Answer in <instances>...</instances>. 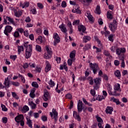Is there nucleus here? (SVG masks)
Returning <instances> with one entry per match:
<instances>
[{"label": "nucleus", "instance_id": "nucleus-1", "mask_svg": "<svg viewBox=\"0 0 128 128\" xmlns=\"http://www.w3.org/2000/svg\"><path fill=\"white\" fill-rule=\"evenodd\" d=\"M90 68L91 70H92L93 71L94 74H96L98 72V76H102V71L100 70V68L96 64H92V63H90Z\"/></svg>", "mask_w": 128, "mask_h": 128}, {"label": "nucleus", "instance_id": "nucleus-2", "mask_svg": "<svg viewBox=\"0 0 128 128\" xmlns=\"http://www.w3.org/2000/svg\"><path fill=\"white\" fill-rule=\"evenodd\" d=\"M29 48L26 49L25 58L28 60L32 56V44L28 45Z\"/></svg>", "mask_w": 128, "mask_h": 128}, {"label": "nucleus", "instance_id": "nucleus-3", "mask_svg": "<svg viewBox=\"0 0 128 128\" xmlns=\"http://www.w3.org/2000/svg\"><path fill=\"white\" fill-rule=\"evenodd\" d=\"M116 22V20H114L113 22L110 23L108 25V27L112 32H114L118 28V24Z\"/></svg>", "mask_w": 128, "mask_h": 128}, {"label": "nucleus", "instance_id": "nucleus-4", "mask_svg": "<svg viewBox=\"0 0 128 128\" xmlns=\"http://www.w3.org/2000/svg\"><path fill=\"white\" fill-rule=\"evenodd\" d=\"M58 112H56V110L53 108L52 110V112H50V116L52 118H54L55 122H58Z\"/></svg>", "mask_w": 128, "mask_h": 128}, {"label": "nucleus", "instance_id": "nucleus-5", "mask_svg": "<svg viewBox=\"0 0 128 128\" xmlns=\"http://www.w3.org/2000/svg\"><path fill=\"white\" fill-rule=\"evenodd\" d=\"M4 85L0 82V88H10V80H8V77L6 78L4 80Z\"/></svg>", "mask_w": 128, "mask_h": 128}, {"label": "nucleus", "instance_id": "nucleus-6", "mask_svg": "<svg viewBox=\"0 0 128 128\" xmlns=\"http://www.w3.org/2000/svg\"><path fill=\"white\" fill-rule=\"evenodd\" d=\"M46 49L47 52L44 54V58H46V60H48L50 58H52V52L50 51V48H48V46H46Z\"/></svg>", "mask_w": 128, "mask_h": 128}, {"label": "nucleus", "instance_id": "nucleus-7", "mask_svg": "<svg viewBox=\"0 0 128 128\" xmlns=\"http://www.w3.org/2000/svg\"><path fill=\"white\" fill-rule=\"evenodd\" d=\"M77 108L78 112H82V110L84 108V103H82V102L80 100H78Z\"/></svg>", "mask_w": 128, "mask_h": 128}, {"label": "nucleus", "instance_id": "nucleus-8", "mask_svg": "<svg viewBox=\"0 0 128 128\" xmlns=\"http://www.w3.org/2000/svg\"><path fill=\"white\" fill-rule=\"evenodd\" d=\"M12 26L8 25L5 27L4 32V34H6V36H8V34H10V32H12Z\"/></svg>", "mask_w": 128, "mask_h": 128}, {"label": "nucleus", "instance_id": "nucleus-9", "mask_svg": "<svg viewBox=\"0 0 128 128\" xmlns=\"http://www.w3.org/2000/svg\"><path fill=\"white\" fill-rule=\"evenodd\" d=\"M53 38H54V46H56V44H58L60 42V36L56 33L54 34Z\"/></svg>", "mask_w": 128, "mask_h": 128}, {"label": "nucleus", "instance_id": "nucleus-10", "mask_svg": "<svg viewBox=\"0 0 128 128\" xmlns=\"http://www.w3.org/2000/svg\"><path fill=\"white\" fill-rule=\"evenodd\" d=\"M73 116L75 118V120H77L78 122H80V116L79 114H78V112L76 111L73 112Z\"/></svg>", "mask_w": 128, "mask_h": 128}, {"label": "nucleus", "instance_id": "nucleus-11", "mask_svg": "<svg viewBox=\"0 0 128 128\" xmlns=\"http://www.w3.org/2000/svg\"><path fill=\"white\" fill-rule=\"evenodd\" d=\"M112 112H114V108L112 106H108L106 110V114H112Z\"/></svg>", "mask_w": 128, "mask_h": 128}, {"label": "nucleus", "instance_id": "nucleus-12", "mask_svg": "<svg viewBox=\"0 0 128 128\" xmlns=\"http://www.w3.org/2000/svg\"><path fill=\"white\" fill-rule=\"evenodd\" d=\"M22 120H24V115L22 114H20L15 118V120L18 123L20 122L19 120L21 121Z\"/></svg>", "mask_w": 128, "mask_h": 128}, {"label": "nucleus", "instance_id": "nucleus-13", "mask_svg": "<svg viewBox=\"0 0 128 128\" xmlns=\"http://www.w3.org/2000/svg\"><path fill=\"white\" fill-rule=\"evenodd\" d=\"M48 98H50L48 92H44L43 97L44 100V102H48Z\"/></svg>", "mask_w": 128, "mask_h": 128}, {"label": "nucleus", "instance_id": "nucleus-14", "mask_svg": "<svg viewBox=\"0 0 128 128\" xmlns=\"http://www.w3.org/2000/svg\"><path fill=\"white\" fill-rule=\"evenodd\" d=\"M59 28H60V30L62 32H68V30H66V28L64 26V24H62L61 25L59 26Z\"/></svg>", "mask_w": 128, "mask_h": 128}, {"label": "nucleus", "instance_id": "nucleus-15", "mask_svg": "<svg viewBox=\"0 0 128 128\" xmlns=\"http://www.w3.org/2000/svg\"><path fill=\"white\" fill-rule=\"evenodd\" d=\"M87 18L88 20H90V22H94V17H92V16L90 14V13L87 12L86 15Z\"/></svg>", "mask_w": 128, "mask_h": 128}, {"label": "nucleus", "instance_id": "nucleus-16", "mask_svg": "<svg viewBox=\"0 0 128 128\" xmlns=\"http://www.w3.org/2000/svg\"><path fill=\"white\" fill-rule=\"evenodd\" d=\"M78 6H75L74 7V9H73L72 10V12H76V14H82V12H80V9L78 8V7H77Z\"/></svg>", "mask_w": 128, "mask_h": 128}, {"label": "nucleus", "instance_id": "nucleus-17", "mask_svg": "<svg viewBox=\"0 0 128 128\" xmlns=\"http://www.w3.org/2000/svg\"><path fill=\"white\" fill-rule=\"evenodd\" d=\"M28 110H30V108H28V106L26 105L24 106L23 108L22 109V112L23 114H26V112H28Z\"/></svg>", "mask_w": 128, "mask_h": 128}, {"label": "nucleus", "instance_id": "nucleus-18", "mask_svg": "<svg viewBox=\"0 0 128 128\" xmlns=\"http://www.w3.org/2000/svg\"><path fill=\"white\" fill-rule=\"evenodd\" d=\"M92 40V38L90 36H84L83 38V42H88Z\"/></svg>", "mask_w": 128, "mask_h": 128}, {"label": "nucleus", "instance_id": "nucleus-19", "mask_svg": "<svg viewBox=\"0 0 128 128\" xmlns=\"http://www.w3.org/2000/svg\"><path fill=\"white\" fill-rule=\"evenodd\" d=\"M26 124L28 126L29 128H32V120L28 118H26Z\"/></svg>", "mask_w": 128, "mask_h": 128}, {"label": "nucleus", "instance_id": "nucleus-20", "mask_svg": "<svg viewBox=\"0 0 128 128\" xmlns=\"http://www.w3.org/2000/svg\"><path fill=\"white\" fill-rule=\"evenodd\" d=\"M70 58L71 59L74 60V58H76V50L71 52L70 54Z\"/></svg>", "mask_w": 128, "mask_h": 128}, {"label": "nucleus", "instance_id": "nucleus-21", "mask_svg": "<svg viewBox=\"0 0 128 128\" xmlns=\"http://www.w3.org/2000/svg\"><path fill=\"white\" fill-rule=\"evenodd\" d=\"M78 30L79 32H86V27L84 26V25H80L78 26Z\"/></svg>", "mask_w": 128, "mask_h": 128}, {"label": "nucleus", "instance_id": "nucleus-22", "mask_svg": "<svg viewBox=\"0 0 128 128\" xmlns=\"http://www.w3.org/2000/svg\"><path fill=\"white\" fill-rule=\"evenodd\" d=\"M100 82H102V78H96L94 80V83L95 84H100Z\"/></svg>", "mask_w": 128, "mask_h": 128}, {"label": "nucleus", "instance_id": "nucleus-23", "mask_svg": "<svg viewBox=\"0 0 128 128\" xmlns=\"http://www.w3.org/2000/svg\"><path fill=\"white\" fill-rule=\"evenodd\" d=\"M52 68V66H50V63H48L46 67L45 68V72H50V70Z\"/></svg>", "mask_w": 128, "mask_h": 128}, {"label": "nucleus", "instance_id": "nucleus-24", "mask_svg": "<svg viewBox=\"0 0 128 128\" xmlns=\"http://www.w3.org/2000/svg\"><path fill=\"white\" fill-rule=\"evenodd\" d=\"M6 20H8V21L10 22V24H13L14 26H16V23H14L13 18H12L9 16H6Z\"/></svg>", "mask_w": 128, "mask_h": 128}, {"label": "nucleus", "instance_id": "nucleus-25", "mask_svg": "<svg viewBox=\"0 0 128 128\" xmlns=\"http://www.w3.org/2000/svg\"><path fill=\"white\" fill-rule=\"evenodd\" d=\"M114 75L116 76V78H120L122 76V74H120V70H116L114 72Z\"/></svg>", "mask_w": 128, "mask_h": 128}, {"label": "nucleus", "instance_id": "nucleus-26", "mask_svg": "<svg viewBox=\"0 0 128 128\" xmlns=\"http://www.w3.org/2000/svg\"><path fill=\"white\" fill-rule=\"evenodd\" d=\"M29 106H30L32 107V110H34L36 108V104L34 103L32 101L30 102H28Z\"/></svg>", "mask_w": 128, "mask_h": 128}, {"label": "nucleus", "instance_id": "nucleus-27", "mask_svg": "<svg viewBox=\"0 0 128 128\" xmlns=\"http://www.w3.org/2000/svg\"><path fill=\"white\" fill-rule=\"evenodd\" d=\"M20 6L22 8H28L30 6V2H25L24 4L20 5Z\"/></svg>", "mask_w": 128, "mask_h": 128}, {"label": "nucleus", "instance_id": "nucleus-28", "mask_svg": "<svg viewBox=\"0 0 128 128\" xmlns=\"http://www.w3.org/2000/svg\"><path fill=\"white\" fill-rule=\"evenodd\" d=\"M100 6H97L96 7L95 13L97 14H100Z\"/></svg>", "mask_w": 128, "mask_h": 128}, {"label": "nucleus", "instance_id": "nucleus-29", "mask_svg": "<svg viewBox=\"0 0 128 128\" xmlns=\"http://www.w3.org/2000/svg\"><path fill=\"white\" fill-rule=\"evenodd\" d=\"M92 48V46L90 44H86L85 45L84 47V52H86V50H90Z\"/></svg>", "mask_w": 128, "mask_h": 128}, {"label": "nucleus", "instance_id": "nucleus-30", "mask_svg": "<svg viewBox=\"0 0 128 128\" xmlns=\"http://www.w3.org/2000/svg\"><path fill=\"white\" fill-rule=\"evenodd\" d=\"M96 100L102 102V100H104V97L103 96L98 95L96 98Z\"/></svg>", "mask_w": 128, "mask_h": 128}, {"label": "nucleus", "instance_id": "nucleus-31", "mask_svg": "<svg viewBox=\"0 0 128 128\" xmlns=\"http://www.w3.org/2000/svg\"><path fill=\"white\" fill-rule=\"evenodd\" d=\"M110 96H120V93H116V90H114V92H112L111 94H109Z\"/></svg>", "mask_w": 128, "mask_h": 128}, {"label": "nucleus", "instance_id": "nucleus-32", "mask_svg": "<svg viewBox=\"0 0 128 128\" xmlns=\"http://www.w3.org/2000/svg\"><path fill=\"white\" fill-rule=\"evenodd\" d=\"M107 18L110 20H112V11H108L107 12Z\"/></svg>", "mask_w": 128, "mask_h": 128}, {"label": "nucleus", "instance_id": "nucleus-33", "mask_svg": "<svg viewBox=\"0 0 128 128\" xmlns=\"http://www.w3.org/2000/svg\"><path fill=\"white\" fill-rule=\"evenodd\" d=\"M107 90H108V94H111L112 88V86H110V84H107Z\"/></svg>", "mask_w": 128, "mask_h": 128}, {"label": "nucleus", "instance_id": "nucleus-34", "mask_svg": "<svg viewBox=\"0 0 128 128\" xmlns=\"http://www.w3.org/2000/svg\"><path fill=\"white\" fill-rule=\"evenodd\" d=\"M112 100H113L114 102H116V104H120V100L118 98H114L112 97L111 98Z\"/></svg>", "mask_w": 128, "mask_h": 128}, {"label": "nucleus", "instance_id": "nucleus-35", "mask_svg": "<svg viewBox=\"0 0 128 128\" xmlns=\"http://www.w3.org/2000/svg\"><path fill=\"white\" fill-rule=\"evenodd\" d=\"M12 84L13 86H20V82H14L12 81H10V84Z\"/></svg>", "mask_w": 128, "mask_h": 128}, {"label": "nucleus", "instance_id": "nucleus-36", "mask_svg": "<svg viewBox=\"0 0 128 128\" xmlns=\"http://www.w3.org/2000/svg\"><path fill=\"white\" fill-rule=\"evenodd\" d=\"M24 52V46H18V54H20V52Z\"/></svg>", "mask_w": 128, "mask_h": 128}, {"label": "nucleus", "instance_id": "nucleus-37", "mask_svg": "<svg viewBox=\"0 0 128 128\" xmlns=\"http://www.w3.org/2000/svg\"><path fill=\"white\" fill-rule=\"evenodd\" d=\"M32 86H33V88H38V84L36 82H33L32 84Z\"/></svg>", "mask_w": 128, "mask_h": 128}, {"label": "nucleus", "instance_id": "nucleus-38", "mask_svg": "<svg viewBox=\"0 0 128 128\" xmlns=\"http://www.w3.org/2000/svg\"><path fill=\"white\" fill-rule=\"evenodd\" d=\"M120 88V85L118 84H115L114 87V90H118Z\"/></svg>", "mask_w": 128, "mask_h": 128}, {"label": "nucleus", "instance_id": "nucleus-39", "mask_svg": "<svg viewBox=\"0 0 128 128\" xmlns=\"http://www.w3.org/2000/svg\"><path fill=\"white\" fill-rule=\"evenodd\" d=\"M18 78H21V80L23 84H24L26 82V79H24V77L22 76V75H21L20 74H18Z\"/></svg>", "mask_w": 128, "mask_h": 128}, {"label": "nucleus", "instance_id": "nucleus-40", "mask_svg": "<svg viewBox=\"0 0 128 128\" xmlns=\"http://www.w3.org/2000/svg\"><path fill=\"white\" fill-rule=\"evenodd\" d=\"M72 62H74V59H68V66H72Z\"/></svg>", "mask_w": 128, "mask_h": 128}, {"label": "nucleus", "instance_id": "nucleus-41", "mask_svg": "<svg viewBox=\"0 0 128 128\" xmlns=\"http://www.w3.org/2000/svg\"><path fill=\"white\" fill-rule=\"evenodd\" d=\"M96 118L97 122H98L102 123L103 122L102 119L100 117L98 116H96Z\"/></svg>", "mask_w": 128, "mask_h": 128}, {"label": "nucleus", "instance_id": "nucleus-42", "mask_svg": "<svg viewBox=\"0 0 128 128\" xmlns=\"http://www.w3.org/2000/svg\"><path fill=\"white\" fill-rule=\"evenodd\" d=\"M22 14V12H15V16H17V18H20Z\"/></svg>", "mask_w": 128, "mask_h": 128}, {"label": "nucleus", "instance_id": "nucleus-43", "mask_svg": "<svg viewBox=\"0 0 128 128\" xmlns=\"http://www.w3.org/2000/svg\"><path fill=\"white\" fill-rule=\"evenodd\" d=\"M36 50H37V52H42V48L40 47V46L38 45L36 46Z\"/></svg>", "mask_w": 128, "mask_h": 128}, {"label": "nucleus", "instance_id": "nucleus-44", "mask_svg": "<svg viewBox=\"0 0 128 128\" xmlns=\"http://www.w3.org/2000/svg\"><path fill=\"white\" fill-rule=\"evenodd\" d=\"M1 108H2V110L4 112H7L8 111V108H6V106L2 104H1Z\"/></svg>", "mask_w": 128, "mask_h": 128}, {"label": "nucleus", "instance_id": "nucleus-45", "mask_svg": "<svg viewBox=\"0 0 128 128\" xmlns=\"http://www.w3.org/2000/svg\"><path fill=\"white\" fill-rule=\"evenodd\" d=\"M108 38L110 42H114V35L112 34H110L108 37Z\"/></svg>", "mask_w": 128, "mask_h": 128}, {"label": "nucleus", "instance_id": "nucleus-46", "mask_svg": "<svg viewBox=\"0 0 128 128\" xmlns=\"http://www.w3.org/2000/svg\"><path fill=\"white\" fill-rule=\"evenodd\" d=\"M50 86L52 88V86H54V82L52 81V80H50V82H48Z\"/></svg>", "mask_w": 128, "mask_h": 128}, {"label": "nucleus", "instance_id": "nucleus-47", "mask_svg": "<svg viewBox=\"0 0 128 128\" xmlns=\"http://www.w3.org/2000/svg\"><path fill=\"white\" fill-rule=\"evenodd\" d=\"M93 86H94V90H98L100 88V84H95Z\"/></svg>", "mask_w": 128, "mask_h": 128}, {"label": "nucleus", "instance_id": "nucleus-48", "mask_svg": "<svg viewBox=\"0 0 128 128\" xmlns=\"http://www.w3.org/2000/svg\"><path fill=\"white\" fill-rule=\"evenodd\" d=\"M14 38H18L20 36V33H18V31H16L14 32Z\"/></svg>", "mask_w": 128, "mask_h": 128}, {"label": "nucleus", "instance_id": "nucleus-49", "mask_svg": "<svg viewBox=\"0 0 128 128\" xmlns=\"http://www.w3.org/2000/svg\"><path fill=\"white\" fill-rule=\"evenodd\" d=\"M41 118L43 122H46L48 120V117L46 116H42Z\"/></svg>", "mask_w": 128, "mask_h": 128}, {"label": "nucleus", "instance_id": "nucleus-50", "mask_svg": "<svg viewBox=\"0 0 128 128\" xmlns=\"http://www.w3.org/2000/svg\"><path fill=\"white\" fill-rule=\"evenodd\" d=\"M80 24V20H74L73 22H72V24L73 26H76H76H78V24Z\"/></svg>", "mask_w": 128, "mask_h": 128}, {"label": "nucleus", "instance_id": "nucleus-51", "mask_svg": "<svg viewBox=\"0 0 128 128\" xmlns=\"http://www.w3.org/2000/svg\"><path fill=\"white\" fill-rule=\"evenodd\" d=\"M104 54L106 56H110V58H112V56H110V52L108 51H104Z\"/></svg>", "mask_w": 128, "mask_h": 128}, {"label": "nucleus", "instance_id": "nucleus-52", "mask_svg": "<svg viewBox=\"0 0 128 128\" xmlns=\"http://www.w3.org/2000/svg\"><path fill=\"white\" fill-rule=\"evenodd\" d=\"M90 93L92 96H96V90H94L92 89L90 91Z\"/></svg>", "mask_w": 128, "mask_h": 128}, {"label": "nucleus", "instance_id": "nucleus-53", "mask_svg": "<svg viewBox=\"0 0 128 128\" xmlns=\"http://www.w3.org/2000/svg\"><path fill=\"white\" fill-rule=\"evenodd\" d=\"M92 2V0H83V4H84L86 2L88 4H90Z\"/></svg>", "mask_w": 128, "mask_h": 128}, {"label": "nucleus", "instance_id": "nucleus-54", "mask_svg": "<svg viewBox=\"0 0 128 128\" xmlns=\"http://www.w3.org/2000/svg\"><path fill=\"white\" fill-rule=\"evenodd\" d=\"M2 120L4 124H6L8 122V118L6 117H4Z\"/></svg>", "mask_w": 128, "mask_h": 128}, {"label": "nucleus", "instance_id": "nucleus-55", "mask_svg": "<svg viewBox=\"0 0 128 128\" xmlns=\"http://www.w3.org/2000/svg\"><path fill=\"white\" fill-rule=\"evenodd\" d=\"M37 6L39 8L42 9L44 8V5L40 3H38Z\"/></svg>", "mask_w": 128, "mask_h": 128}, {"label": "nucleus", "instance_id": "nucleus-56", "mask_svg": "<svg viewBox=\"0 0 128 128\" xmlns=\"http://www.w3.org/2000/svg\"><path fill=\"white\" fill-rule=\"evenodd\" d=\"M122 62L121 64L122 68H124L126 66V65L124 64V57H122Z\"/></svg>", "mask_w": 128, "mask_h": 128}, {"label": "nucleus", "instance_id": "nucleus-57", "mask_svg": "<svg viewBox=\"0 0 128 128\" xmlns=\"http://www.w3.org/2000/svg\"><path fill=\"white\" fill-rule=\"evenodd\" d=\"M66 98H68V100H72V96L70 94H68L66 96Z\"/></svg>", "mask_w": 128, "mask_h": 128}, {"label": "nucleus", "instance_id": "nucleus-58", "mask_svg": "<svg viewBox=\"0 0 128 128\" xmlns=\"http://www.w3.org/2000/svg\"><path fill=\"white\" fill-rule=\"evenodd\" d=\"M10 58H11V60H16V55H14V56L11 55L10 56Z\"/></svg>", "mask_w": 128, "mask_h": 128}, {"label": "nucleus", "instance_id": "nucleus-59", "mask_svg": "<svg viewBox=\"0 0 128 128\" xmlns=\"http://www.w3.org/2000/svg\"><path fill=\"white\" fill-rule=\"evenodd\" d=\"M72 108H74V102H72V100H71L70 102V106L69 108L70 110H72Z\"/></svg>", "mask_w": 128, "mask_h": 128}, {"label": "nucleus", "instance_id": "nucleus-60", "mask_svg": "<svg viewBox=\"0 0 128 128\" xmlns=\"http://www.w3.org/2000/svg\"><path fill=\"white\" fill-rule=\"evenodd\" d=\"M98 22L100 26H102V24H104V22H102V18H99L98 20Z\"/></svg>", "mask_w": 128, "mask_h": 128}, {"label": "nucleus", "instance_id": "nucleus-61", "mask_svg": "<svg viewBox=\"0 0 128 128\" xmlns=\"http://www.w3.org/2000/svg\"><path fill=\"white\" fill-rule=\"evenodd\" d=\"M23 68L26 70V68H28V63H24L23 65Z\"/></svg>", "mask_w": 128, "mask_h": 128}, {"label": "nucleus", "instance_id": "nucleus-62", "mask_svg": "<svg viewBox=\"0 0 128 128\" xmlns=\"http://www.w3.org/2000/svg\"><path fill=\"white\" fill-rule=\"evenodd\" d=\"M38 40L39 42H40V44H42V36H39L38 38Z\"/></svg>", "mask_w": 128, "mask_h": 128}, {"label": "nucleus", "instance_id": "nucleus-63", "mask_svg": "<svg viewBox=\"0 0 128 128\" xmlns=\"http://www.w3.org/2000/svg\"><path fill=\"white\" fill-rule=\"evenodd\" d=\"M62 8H66V2L64 1L62 2Z\"/></svg>", "mask_w": 128, "mask_h": 128}, {"label": "nucleus", "instance_id": "nucleus-64", "mask_svg": "<svg viewBox=\"0 0 128 128\" xmlns=\"http://www.w3.org/2000/svg\"><path fill=\"white\" fill-rule=\"evenodd\" d=\"M114 64L115 66H120V61H118V60H115L114 61Z\"/></svg>", "mask_w": 128, "mask_h": 128}]
</instances>
